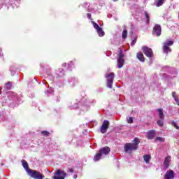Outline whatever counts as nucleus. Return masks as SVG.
Segmentation results:
<instances>
[{
	"label": "nucleus",
	"mask_w": 179,
	"mask_h": 179,
	"mask_svg": "<svg viewBox=\"0 0 179 179\" xmlns=\"http://www.w3.org/2000/svg\"><path fill=\"white\" fill-rule=\"evenodd\" d=\"M141 143L139 138L136 137L132 143H128L124 145V152L126 153H131L134 150H138V145Z\"/></svg>",
	"instance_id": "obj_1"
},
{
	"label": "nucleus",
	"mask_w": 179,
	"mask_h": 179,
	"mask_svg": "<svg viewBox=\"0 0 179 179\" xmlns=\"http://www.w3.org/2000/svg\"><path fill=\"white\" fill-rule=\"evenodd\" d=\"M110 149L108 147H103L99 150V152L96 153L94 157V162H99L101 159V156H107L110 152Z\"/></svg>",
	"instance_id": "obj_2"
},
{
	"label": "nucleus",
	"mask_w": 179,
	"mask_h": 179,
	"mask_svg": "<svg viewBox=\"0 0 179 179\" xmlns=\"http://www.w3.org/2000/svg\"><path fill=\"white\" fill-rule=\"evenodd\" d=\"M118 55H117V68L120 69L124 66V64L125 61L124 60V57L125 55H124V52L122 51V49L121 48H118Z\"/></svg>",
	"instance_id": "obj_3"
},
{
	"label": "nucleus",
	"mask_w": 179,
	"mask_h": 179,
	"mask_svg": "<svg viewBox=\"0 0 179 179\" xmlns=\"http://www.w3.org/2000/svg\"><path fill=\"white\" fill-rule=\"evenodd\" d=\"M142 51L145 56L148 57V58H150V59H152V58H153V50H152V48L148 46H143Z\"/></svg>",
	"instance_id": "obj_4"
},
{
	"label": "nucleus",
	"mask_w": 179,
	"mask_h": 179,
	"mask_svg": "<svg viewBox=\"0 0 179 179\" xmlns=\"http://www.w3.org/2000/svg\"><path fill=\"white\" fill-rule=\"evenodd\" d=\"M28 174L32 178H34V179H43L44 178V176H43V174H41L40 172H38L36 170L31 169V171Z\"/></svg>",
	"instance_id": "obj_5"
},
{
	"label": "nucleus",
	"mask_w": 179,
	"mask_h": 179,
	"mask_svg": "<svg viewBox=\"0 0 179 179\" xmlns=\"http://www.w3.org/2000/svg\"><path fill=\"white\" fill-rule=\"evenodd\" d=\"M107 79V86L109 89H113V83L114 82V73H110L106 76Z\"/></svg>",
	"instance_id": "obj_6"
},
{
	"label": "nucleus",
	"mask_w": 179,
	"mask_h": 179,
	"mask_svg": "<svg viewBox=\"0 0 179 179\" xmlns=\"http://www.w3.org/2000/svg\"><path fill=\"white\" fill-rule=\"evenodd\" d=\"M153 36H157V37H160L162 36V26L159 24H156L152 29Z\"/></svg>",
	"instance_id": "obj_7"
},
{
	"label": "nucleus",
	"mask_w": 179,
	"mask_h": 179,
	"mask_svg": "<svg viewBox=\"0 0 179 179\" xmlns=\"http://www.w3.org/2000/svg\"><path fill=\"white\" fill-rule=\"evenodd\" d=\"M66 173L64 171L61 169H58L55 173L54 179H65Z\"/></svg>",
	"instance_id": "obj_8"
},
{
	"label": "nucleus",
	"mask_w": 179,
	"mask_h": 179,
	"mask_svg": "<svg viewBox=\"0 0 179 179\" xmlns=\"http://www.w3.org/2000/svg\"><path fill=\"white\" fill-rule=\"evenodd\" d=\"M176 178V173L173 170L169 169L166 171L164 176V179H174Z\"/></svg>",
	"instance_id": "obj_9"
},
{
	"label": "nucleus",
	"mask_w": 179,
	"mask_h": 179,
	"mask_svg": "<svg viewBox=\"0 0 179 179\" xmlns=\"http://www.w3.org/2000/svg\"><path fill=\"white\" fill-rule=\"evenodd\" d=\"M109 127H110V122H108V120H104L101 127V134H106Z\"/></svg>",
	"instance_id": "obj_10"
},
{
	"label": "nucleus",
	"mask_w": 179,
	"mask_h": 179,
	"mask_svg": "<svg viewBox=\"0 0 179 179\" xmlns=\"http://www.w3.org/2000/svg\"><path fill=\"white\" fill-rule=\"evenodd\" d=\"M156 136V131L155 130H150L146 133V138L148 139H153Z\"/></svg>",
	"instance_id": "obj_11"
},
{
	"label": "nucleus",
	"mask_w": 179,
	"mask_h": 179,
	"mask_svg": "<svg viewBox=\"0 0 179 179\" xmlns=\"http://www.w3.org/2000/svg\"><path fill=\"white\" fill-rule=\"evenodd\" d=\"M22 167H24V169L26 170L27 174L31 171V169L29 167V164L27 163V162H26V160L22 159L21 161Z\"/></svg>",
	"instance_id": "obj_12"
},
{
	"label": "nucleus",
	"mask_w": 179,
	"mask_h": 179,
	"mask_svg": "<svg viewBox=\"0 0 179 179\" xmlns=\"http://www.w3.org/2000/svg\"><path fill=\"white\" fill-rule=\"evenodd\" d=\"M170 162H171V157H166L164 161V169H167L170 167Z\"/></svg>",
	"instance_id": "obj_13"
},
{
	"label": "nucleus",
	"mask_w": 179,
	"mask_h": 179,
	"mask_svg": "<svg viewBox=\"0 0 179 179\" xmlns=\"http://www.w3.org/2000/svg\"><path fill=\"white\" fill-rule=\"evenodd\" d=\"M136 58L141 62H145V56L143 55V53H142V52H137Z\"/></svg>",
	"instance_id": "obj_14"
},
{
	"label": "nucleus",
	"mask_w": 179,
	"mask_h": 179,
	"mask_svg": "<svg viewBox=\"0 0 179 179\" xmlns=\"http://www.w3.org/2000/svg\"><path fill=\"white\" fill-rule=\"evenodd\" d=\"M163 51L165 54H169V52H171V49L170 47L167 46V44H163Z\"/></svg>",
	"instance_id": "obj_15"
},
{
	"label": "nucleus",
	"mask_w": 179,
	"mask_h": 179,
	"mask_svg": "<svg viewBox=\"0 0 179 179\" xmlns=\"http://www.w3.org/2000/svg\"><path fill=\"white\" fill-rule=\"evenodd\" d=\"M159 120H164V113H163V108H158Z\"/></svg>",
	"instance_id": "obj_16"
},
{
	"label": "nucleus",
	"mask_w": 179,
	"mask_h": 179,
	"mask_svg": "<svg viewBox=\"0 0 179 179\" xmlns=\"http://www.w3.org/2000/svg\"><path fill=\"white\" fill-rule=\"evenodd\" d=\"M150 159H152V157L149 155H145L143 156V159L147 164H149V162H150Z\"/></svg>",
	"instance_id": "obj_17"
},
{
	"label": "nucleus",
	"mask_w": 179,
	"mask_h": 179,
	"mask_svg": "<svg viewBox=\"0 0 179 179\" xmlns=\"http://www.w3.org/2000/svg\"><path fill=\"white\" fill-rule=\"evenodd\" d=\"M144 15L145 16L147 24H149V23H150V17L149 16V13H148V11H145Z\"/></svg>",
	"instance_id": "obj_18"
},
{
	"label": "nucleus",
	"mask_w": 179,
	"mask_h": 179,
	"mask_svg": "<svg viewBox=\"0 0 179 179\" xmlns=\"http://www.w3.org/2000/svg\"><path fill=\"white\" fill-rule=\"evenodd\" d=\"M96 32L98 33V35L99 37H103L104 36V31H103V29L99 28L98 30H96Z\"/></svg>",
	"instance_id": "obj_19"
},
{
	"label": "nucleus",
	"mask_w": 179,
	"mask_h": 179,
	"mask_svg": "<svg viewBox=\"0 0 179 179\" xmlns=\"http://www.w3.org/2000/svg\"><path fill=\"white\" fill-rule=\"evenodd\" d=\"M5 87L7 90H10V89H12V83L11 82H8L6 85H5Z\"/></svg>",
	"instance_id": "obj_20"
},
{
	"label": "nucleus",
	"mask_w": 179,
	"mask_h": 179,
	"mask_svg": "<svg viewBox=\"0 0 179 179\" xmlns=\"http://www.w3.org/2000/svg\"><path fill=\"white\" fill-rule=\"evenodd\" d=\"M164 3V0H158L156 3V6L159 8V6H162Z\"/></svg>",
	"instance_id": "obj_21"
},
{
	"label": "nucleus",
	"mask_w": 179,
	"mask_h": 179,
	"mask_svg": "<svg viewBox=\"0 0 179 179\" xmlns=\"http://www.w3.org/2000/svg\"><path fill=\"white\" fill-rule=\"evenodd\" d=\"M127 36H128V31L127 29H124L122 35V38L124 39L127 38Z\"/></svg>",
	"instance_id": "obj_22"
},
{
	"label": "nucleus",
	"mask_w": 179,
	"mask_h": 179,
	"mask_svg": "<svg viewBox=\"0 0 179 179\" xmlns=\"http://www.w3.org/2000/svg\"><path fill=\"white\" fill-rule=\"evenodd\" d=\"M41 134L43 136H50V131H42Z\"/></svg>",
	"instance_id": "obj_23"
},
{
	"label": "nucleus",
	"mask_w": 179,
	"mask_h": 179,
	"mask_svg": "<svg viewBox=\"0 0 179 179\" xmlns=\"http://www.w3.org/2000/svg\"><path fill=\"white\" fill-rule=\"evenodd\" d=\"M163 120H164L159 119V120L157 121V125H159V127H164V123L163 122Z\"/></svg>",
	"instance_id": "obj_24"
},
{
	"label": "nucleus",
	"mask_w": 179,
	"mask_h": 179,
	"mask_svg": "<svg viewBox=\"0 0 179 179\" xmlns=\"http://www.w3.org/2000/svg\"><path fill=\"white\" fill-rule=\"evenodd\" d=\"M128 124H133L134 123V117H127Z\"/></svg>",
	"instance_id": "obj_25"
},
{
	"label": "nucleus",
	"mask_w": 179,
	"mask_h": 179,
	"mask_svg": "<svg viewBox=\"0 0 179 179\" xmlns=\"http://www.w3.org/2000/svg\"><path fill=\"white\" fill-rule=\"evenodd\" d=\"M92 24L94 27V29L97 31L98 29H101V27H100L99 26V24H97V23L94 22H92Z\"/></svg>",
	"instance_id": "obj_26"
},
{
	"label": "nucleus",
	"mask_w": 179,
	"mask_h": 179,
	"mask_svg": "<svg viewBox=\"0 0 179 179\" xmlns=\"http://www.w3.org/2000/svg\"><path fill=\"white\" fill-rule=\"evenodd\" d=\"M164 44H166V45H167L168 47H169L170 45H173V44H174V41H168V42H166V43H164Z\"/></svg>",
	"instance_id": "obj_27"
},
{
	"label": "nucleus",
	"mask_w": 179,
	"mask_h": 179,
	"mask_svg": "<svg viewBox=\"0 0 179 179\" xmlns=\"http://www.w3.org/2000/svg\"><path fill=\"white\" fill-rule=\"evenodd\" d=\"M155 141V142H156V141H159V142H164V138H163L162 137H157Z\"/></svg>",
	"instance_id": "obj_28"
},
{
	"label": "nucleus",
	"mask_w": 179,
	"mask_h": 179,
	"mask_svg": "<svg viewBox=\"0 0 179 179\" xmlns=\"http://www.w3.org/2000/svg\"><path fill=\"white\" fill-rule=\"evenodd\" d=\"M172 97H173L175 101H176V100H178V99L177 98V96H176V92H172Z\"/></svg>",
	"instance_id": "obj_29"
},
{
	"label": "nucleus",
	"mask_w": 179,
	"mask_h": 179,
	"mask_svg": "<svg viewBox=\"0 0 179 179\" xmlns=\"http://www.w3.org/2000/svg\"><path fill=\"white\" fill-rule=\"evenodd\" d=\"M172 125L174 126L176 129H179V127L178 125H177V123H176V122H173Z\"/></svg>",
	"instance_id": "obj_30"
},
{
	"label": "nucleus",
	"mask_w": 179,
	"mask_h": 179,
	"mask_svg": "<svg viewBox=\"0 0 179 179\" xmlns=\"http://www.w3.org/2000/svg\"><path fill=\"white\" fill-rule=\"evenodd\" d=\"M87 17L88 19H91V17H92V14H90V13H87Z\"/></svg>",
	"instance_id": "obj_31"
},
{
	"label": "nucleus",
	"mask_w": 179,
	"mask_h": 179,
	"mask_svg": "<svg viewBox=\"0 0 179 179\" xmlns=\"http://www.w3.org/2000/svg\"><path fill=\"white\" fill-rule=\"evenodd\" d=\"M69 173H74L73 169H72V168H69Z\"/></svg>",
	"instance_id": "obj_32"
},
{
	"label": "nucleus",
	"mask_w": 179,
	"mask_h": 179,
	"mask_svg": "<svg viewBox=\"0 0 179 179\" xmlns=\"http://www.w3.org/2000/svg\"><path fill=\"white\" fill-rule=\"evenodd\" d=\"M176 103L177 106H179V99H176Z\"/></svg>",
	"instance_id": "obj_33"
},
{
	"label": "nucleus",
	"mask_w": 179,
	"mask_h": 179,
	"mask_svg": "<svg viewBox=\"0 0 179 179\" xmlns=\"http://www.w3.org/2000/svg\"><path fill=\"white\" fill-rule=\"evenodd\" d=\"M136 43V40H134L131 42V44L134 45Z\"/></svg>",
	"instance_id": "obj_34"
},
{
	"label": "nucleus",
	"mask_w": 179,
	"mask_h": 179,
	"mask_svg": "<svg viewBox=\"0 0 179 179\" xmlns=\"http://www.w3.org/2000/svg\"><path fill=\"white\" fill-rule=\"evenodd\" d=\"M0 57H3V54H2V50H0Z\"/></svg>",
	"instance_id": "obj_35"
},
{
	"label": "nucleus",
	"mask_w": 179,
	"mask_h": 179,
	"mask_svg": "<svg viewBox=\"0 0 179 179\" xmlns=\"http://www.w3.org/2000/svg\"><path fill=\"white\" fill-rule=\"evenodd\" d=\"M73 178H74V179L78 178V175H74V176H73Z\"/></svg>",
	"instance_id": "obj_36"
},
{
	"label": "nucleus",
	"mask_w": 179,
	"mask_h": 179,
	"mask_svg": "<svg viewBox=\"0 0 179 179\" xmlns=\"http://www.w3.org/2000/svg\"><path fill=\"white\" fill-rule=\"evenodd\" d=\"M113 1H117V0H113Z\"/></svg>",
	"instance_id": "obj_37"
}]
</instances>
